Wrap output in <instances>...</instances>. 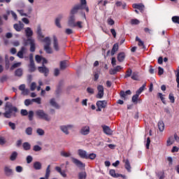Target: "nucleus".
<instances>
[{
	"label": "nucleus",
	"instance_id": "36",
	"mask_svg": "<svg viewBox=\"0 0 179 179\" xmlns=\"http://www.w3.org/2000/svg\"><path fill=\"white\" fill-rule=\"evenodd\" d=\"M66 62H68V61L66 60L60 62V69L62 70L66 69Z\"/></svg>",
	"mask_w": 179,
	"mask_h": 179
},
{
	"label": "nucleus",
	"instance_id": "57",
	"mask_svg": "<svg viewBox=\"0 0 179 179\" xmlns=\"http://www.w3.org/2000/svg\"><path fill=\"white\" fill-rule=\"evenodd\" d=\"M75 27H78V29H83V25H82V22L78 21L77 22H76Z\"/></svg>",
	"mask_w": 179,
	"mask_h": 179
},
{
	"label": "nucleus",
	"instance_id": "9",
	"mask_svg": "<svg viewBox=\"0 0 179 179\" xmlns=\"http://www.w3.org/2000/svg\"><path fill=\"white\" fill-rule=\"evenodd\" d=\"M78 156L82 159H90V155L82 149L78 150Z\"/></svg>",
	"mask_w": 179,
	"mask_h": 179
},
{
	"label": "nucleus",
	"instance_id": "24",
	"mask_svg": "<svg viewBox=\"0 0 179 179\" xmlns=\"http://www.w3.org/2000/svg\"><path fill=\"white\" fill-rule=\"evenodd\" d=\"M132 92H131V90H127L126 92L124 91H120V97H122L123 99H125L127 96L131 94Z\"/></svg>",
	"mask_w": 179,
	"mask_h": 179
},
{
	"label": "nucleus",
	"instance_id": "28",
	"mask_svg": "<svg viewBox=\"0 0 179 179\" xmlns=\"http://www.w3.org/2000/svg\"><path fill=\"white\" fill-rule=\"evenodd\" d=\"M33 167H34V170H41V167H42L41 162H35L34 163Z\"/></svg>",
	"mask_w": 179,
	"mask_h": 179
},
{
	"label": "nucleus",
	"instance_id": "3",
	"mask_svg": "<svg viewBox=\"0 0 179 179\" xmlns=\"http://www.w3.org/2000/svg\"><path fill=\"white\" fill-rule=\"evenodd\" d=\"M36 114L38 118H41V120H44L45 121H51V117L48 115V114L45 113L44 110L39 109L36 111Z\"/></svg>",
	"mask_w": 179,
	"mask_h": 179
},
{
	"label": "nucleus",
	"instance_id": "44",
	"mask_svg": "<svg viewBox=\"0 0 179 179\" xmlns=\"http://www.w3.org/2000/svg\"><path fill=\"white\" fill-rule=\"evenodd\" d=\"M138 99H139V94L136 93V94L132 96V102L138 103Z\"/></svg>",
	"mask_w": 179,
	"mask_h": 179
},
{
	"label": "nucleus",
	"instance_id": "5",
	"mask_svg": "<svg viewBox=\"0 0 179 179\" xmlns=\"http://www.w3.org/2000/svg\"><path fill=\"white\" fill-rule=\"evenodd\" d=\"M96 111H101V108L107 107V101H98L96 102Z\"/></svg>",
	"mask_w": 179,
	"mask_h": 179
},
{
	"label": "nucleus",
	"instance_id": "58",
	"mask_svg": "<svg viewBox=\"0 0 179 179\" xmlns=\"http://www.w3.org/2000/svg\"><path fill=\"white\" fill-rule=\"evenodd\" d=\"M36 87H37V85L36 84V83H31V86H30V89L31 90V92H34V90H36Z\"/></svg>",
	"mask_w": 179,
	"mask_h": 179
},
{
	"label": "nucleus",
	"instance_id": "17",
	"mask_svg": "<svg viewBox=\"0 0 179 179\" xmlns=\"http://www.w3.org/2000/svg\"><path fill=\"white\" fill-rule=\"evenodd\" d=\"M4 173L6 176L10 177V176H12L13 174V170H12L10 166H6L4 167Z\"/></svg>",
	"mask_w": 179,
	"mask_h": 179
},
{
	"label": "nucleus",
	"instance_id": "45",
	"mask_svg": "<svg viewBox=\"0 0 179 179\" xmlns=\"http://www.w3.org/2000/svg\"><path fill=\"white\" fill-rule=\"evenodd\" d=\"M33 117H34V112H33V110H30L28 113V118L29 121H33Z\"/></svg>",
	"mask_w": 179,
	"mask_h": 179
},
{
	"label": "nucleus",
	"instance_id": "7",
	"mask_svg": "<svg viewBox=\"0 0 179 179\" xmlns=\"http://www.w3.org/2000/svg\"><path fill=\"white\" fill-rule=\"evenodd\" d=\"M27 53V48L22 46L20 51L17 53V57L20 59L24 58V54Z\"/></svg>",
	"mask_w": 179,
	"mask_h": 179
},
{
	"label": "nucleus",
	"instance_id": "47",
	"mask_svg": "<svg viewBox=\"0 0 179 179\" xmlns=\"http://www.w3.org/2000/svg\"><path fill=\"white\" fill-rule=\"evenodd\" d=\"M43 41L45 43V45H51V39H50V37H45Z\"/></svg>",
	"mask_w": 179,
	"mask_h": 179
},
{
	"label": "nucleus",
	"instance_id": "34",
	"mask_svg": "<svg viewBox=\"0 0 179 179\" xmlns=\"http://www.w3.org/2000/svg\"><path fill=\"white\" fill-rule=\"evenodd\" d=\"M136 41H138V45L139 47H143V48H145V43H143V41H142V40H141V38H139V37H136Z\"/></svg>",
	"mask_w": 179,
	"mask_h": 179
},
{
	"label": "nucleus",
	"instance_id": "43",
	"mask_svg": "<svg viewBox=\"0 0 179 179\" xmlns=\"http://www.w3.org/2000/svg\"><path fill=\"white\" fill-rule=\"evenodd\" d=\"M25 133L27 135H32L33 134V128L31 127H27L25 130Z\"/></svg>",
	"mask_w": 179,
	"mask_h": 179
},
{
	"label": "nucleus",
	"instance_id": "48",
	"mask_svg": "<svg viewBox=\"0 0 179 179\" xmlns=\"http://www.w3.org/2000/svg\"><path fill=\"white\" fill-rule=\"evenodd\" d=\"M130 23L132 25H136V24H139V23H141V22L138 19H132V20H131Z\"/></svg>",
	"mask_w": 179,
	"mask_h": 179
},
{
	"label": "nucleus",
	"instance_id": "2",
	"mask_svg": "<svg viewBox=\"0 0 179 179\" xmlns=\"http://www.w3.org/2000/svg\"><path fill=\"white\" fill-rule=\"evenodd\" d=\"M16 113H17V108L13 106L10 102H6L5 106V113L3 115L5 118H12V117H16Z\"/></svg>",
	"mask_w": 179,
	"mask_h": 179
},
{
	"label": "nucleus",
	"instance_id": "42",
	"mask_svg": "<svg viewBox=\"0 0 179 179\" xmlns=\"http://www.w3.org/2000/svg\"><path fill=\"white\" fill-rule=\"evenodd\" d=\"M131 75H132V69H131L130 68L127 69V71H126V74L124 76V78H129L131 77Z\"/></svg>",
	"mask_w": 179,
	"mask_h": 179
},
{
	"label": "nucleus",
	"instance_id": "37",
	"mask_svg": "<svg viewBox=\"0 0 179 179\" xmlns=\"http://www.w3.org/2000/svg\"><path fill=\"white\" fill-rule=\"evenodd\" d=\"M50 45H44V50L47 54H52V49L50 47Z\"/></svg>",
	"mask_w": 179,
	"mask_h": 179
},
{
	"label": "nucleus",
	"instance_id": "64",
	"mask_svg": "<svg viewBox=\"0 0 179 179\" xmlns=\"http://www.w3.org/2000/svg\"><path fill=\"white\" fill-rule=\"evenodd\" d=\"M109 73H110V75H115V74H117V70L115 69H110L109 70Z\"/></svg>",
	"mask_w": 179,
	"mask_h": 179
},
{
	"label": "nucleus",
	"instance_id": "51",
	"mask_svg": "<svg viewBox=\"0 0 179 179\" xmlns=\"http://www.w3.org/2000/svg\"><path fill=\"white\" fill-rule=\"evenodd\" d=\"M8 127L13 129V131H15L16 129V124L12 122H8Z\"/></svg>",
	"mask_w": 179,
	"mask_h": 179
},
{
	"label": "nucleus",
	"instance_id": "56",
	"mask_svg": "<svg viewBox=\"0 0 179 179\" xmlns=\"http://www.w3.org/2000/svg\"><path fill=\"white\" fill-rule=\"evenodd\" d=\"M37 103V104H41V98L38 97L36 99H32V103Z\"/></svg>",
	"mask_w": 179,
	"mask_h": 179
},
{
	"label": "nucleus",
	"instance_id": "62",
	"mask_svg": "<svg viewBox=\"0 0 179 179\" xmlns=\"http://www.w3.org/2000/svg\"><path fill=\"white\" fill-rule=\"evenodd\" d=\"M15 171H17V173H22V171H23V167H22L21 166H17L15 167Z\"/></svg>",
	"mask_w": 179,
	"mask_h": 179
},
{
	"label": "nucleus",
	"instance_id": "61",
	"mask_svg": "<svg viewBox=\"0 0 179 179\" xmlns=\"http://www.w3.org/2000/svg\"><path fill=\"white\" fill-rule=\"evenodd\" d=\"M31 162H33V157H31V155H28L27 157V163L28 164H30V163H31Z\"/></svg>",
	"mask_w": 179,
	"mask_h": 179
},
{
	"label": "nucleus",
	"instance_id": "6",
	"mask_svg": "<svg viewBox=\"0 0 179 179\" xmlns=\"http://www.w3.org/2000/svg\"><path fill=\"white\" fill-rule=\"evenodd\" d=\"M97 90L96 99H103L104 96V87H103V85H98Z\"/></svg>",
	"mask_w": 179,
	"mask_h": 179
},
{
	"label": "nucleus",
	"instance_id": "40",
	"mask_svg": "<svg viewBox=\"0 0 179 179\" xmlns=\"http://www.w3.org/2000/svg\"><path fill=\"white\" fill-rule=\"evenodd\" d=\"M86 177H87L86 172H80L78 173L79 179H86Z\"/></svg>",
	"mask_w": 179,
	"mask_h": 179
},
{
	"label": "nucleus",
	"instance_id": "20",
	"mask_svg": "<svg viewBox=\"0 0 179 179\" xmlns=\"http://www.w3.org/2000/svg\"><path fill=\"white\" fill-rule=\"evenodd\" d=\"M125 52H121L117 54V61L119 62H124V60L125 59Z\"/></svg>",
	"mask_w": 179,
	"mask_h": 179
},
{
	"label": "nucleus",
	"instance_id": "33",
	"mask_svg": "<svg viewBox=\"0 0 179 179\" xmlns=\"http://www.w3.org/2000/svg\"><path fill=\"white\" fill-rule=\"evenodd\" d=\"M109 174L110 176H111V177H113L114 178H118L119 173H116L115 170L114 169H110L109 171Z\"/></svg>",
	"mask_w": 179,
	"mask_h": 179
},
{
	"label": "nucleus",
	"instance_id": "11",
	"mask_svg": "<svg viewBox=\"0 0 179 179\" xmlns=\"http://www.w3.org/2000/svg\"><path fill=\"white\" fill-rule=\"evenodd\" d=\"M28 41H29L31 52H34V51H36V43L34 39L29 38Z\"/></svg>",
	"mask_w": 179,
	"mask_h": 179
},
{
	"label": "nucleus",
	"instance_id": "32",
	"mask_svg": "<svg viewBox=\"0 0 179 179\" xmlns=\"http://www.w3.org/2000/svg\"><path fill=\"white\" fill-rule=\"evenodd\" d=\"M61 156H62V157H71L72 156V153H71V152H65V151H62L60 152Z\"/></svg>",
	"mask_w": 179,
	"mask_h": 179
},
{
	"label": "nucleus",
	"instance_id": "1",
	"mask_svg": "<svg viewBox=\"0 0 179 179\" xmlns=\"http://www.w3.org/2000/svg\"><path fill=\"white\" fill-rule=\"evenodd\" d=\"M79 10H86V12L89 13V7H87V3L86 0H80V4L75 5L70 12V17L68 21V26L69 27H75L76 24V18L75 15L79 12Z\"/></svg>",
	"mask_w": 179,
	"mask_h": 179
},
{
	"label": "nucleus",
	"instance_id": "8",
	"mask_svg": "<svg viewBox=\"0 0 179 179\" xmlns=\"http://www.w3.org/2000/svg\"><path fill=\"white\" fill-rule=\"evenodd\" d=\"M69 128H73V125L68 124V125L60 126L61 131L64 132V134H65V135H69V131H68V129H69Z\"/></svg>",
	"mask_w": 179,
	"mask_h": 179
},
{
	"label": "nucleus",
	"instance_id": "4",
	"mask_svg": "<svg viewBox=\"0 0 179 179\" xmlns=\"http://www.w3.org/2000/svg\"><path fill=\"white\" fill-rule=\"evenodd\" d=\"M29 72H34L36 71V64L33 58V53L29 55V64L28 65Z\"/></svg>",
	"mask_w": 179,
	"mask_h": 179
},
{
	"label": "nucleus",
	"instance_id": "41",
	"mask_svg": "<svg viewBox=\"0 0 179 179\" xmlns=\"http://www.w3.org/2000/svg\"><path fill=\"white\" fill-rule=\"evenodd\" d=\"M20 65H22V63H20V62L13 64L10 67V71H13V69H15L16 68H19V66H20Z\"/></svg>",
	"mask_w": 179,
	"mask_h": 179
},
{
	"label": "nucleus",
	"instance_id": "27",
	"mask_svg": "<svg viewBox=\"0 0 179 179\" xmlns=\"http://www.w3.org/2000/svg\"><path fill=\"white\" fill-rule=\"evenodd\" d=\"M118 48H119V45L118 43H115L112 48L110 54L111 55H114L115 54V52H117V51H118Z\"/></svg>",
	"mask_w": 179,
	"mask_h": 179
},
{
	"label": "nucleus",
	"instance_id": "52",
	"mask_svg": "<svg viewBox=\"0 0 179 179\" xmlns=\"http://www.w3.org/2000/svg\"><path fill=\"white\" fill-rule=\"evenodd\" d=\"M176 82H177V87L179 89V67L176 70Z\"/></svg>",
	"mask_w": 179,
	"mask_h": 179
},
{
	"label": "nucleus",
	"instance_id": "13",
	"mask_svg": "<svg viewBox=\"0 0 179 179\" xmlns=\"http://www.w3.org/2000/svg\"><path fill=\"white\" fill-rule=\"evenodd\" d=\"M123 163H124V168L126 170L129 172L131 173V163L129 162V159L124 158L122 160Z\"/></svg>",
	"mask_w": 179,
	"mask_h": 179
},
{
	"label": "nucleus",
	"instance_id": "59",
	"mask_svg": "<svg viewBox=\"0 0 179 179\" xmlns=\"http://www.w3.org/2000/svg\"><path fill=\"white\" fill-rule=\"evenodd\" d=\"M131 79L133 80H138V73L134 72L131 75Z\"/></svg>",
	"mask_w": 179,
	"mask_h": 179
},
{
	"label": "nucleus",
	"instance_id": "31",
	"mask_svg": "<svg viewBox=\"0 0 179 179\" xmlns=\"http://www.w3.org/2000/svg\"><path fill=\"white\" fill-rule=\"evenodd\" d=\"M22 148L24 150H30V149H31V145L30 143L25 142L22 144Z\"/></svg>",
	"mask_w": 179,
	"mask_h": 179
},
{
	"label": "nucleus",
	"instance_id": "22",
	"mask_svg": "<svg viewBox=\"0 0 179 179\" xmlns=\"http://www.w3.org/2000/svg\"><path fill=\"white\" fill-rule=\"evenodd\" d=\"M25 34L27 38H31V36H33V30H31V28L27 27L25 29Z\"/></svg>",
	"mask_w": 179,
	"mask_h": 179
},
{
	"label": "nucleus",
	"instance_id": "39",
	"mask_svg": "<svg viewBox=\"0 0 179 179\" xmlns=\"http://www.w3.org/2000/svg\"><path fill=\"white\" fill-rule=\"evenodd\" d=\"M157 96L161 99L162 101L163 104H166V98L163 96V94L159 92L157 94Z\"/></svg>",
	"mask_w": 179,
	"mask_h": 179
},
{
	"label": "nucleus",
	"instance_id": "25",
	"mask_svg": "<svg viewBox=\"0 0 179 179\" xmlns=\"http://www.w3.org/2000/svg\"><path fill=\"white\" fill-rule=\"evenodd\" d=\"M36 34L38 35V38L41 39L44 37V35H43V32L41 31V26L38 25L37 27Z\"/></svg>",
	"mask_w": 179,
	"mask_h": 179
},
{
	"label": "nucleus",
	"instance_id": "49",
	"mask_svg": "<svg viewBox=\"0 0 179 179\" xmlns=\"http://www.w3.org/2000/svg\"><path fill=\"white\" fill-rule=\"evenodd\" d=\"M169 99L171 103H173L176 101V99L174 98V94L173 93L169 94Z\"/></svg>",
	"mask_w": 179,
	"mask_h": 179
},
{
	"label": "nucleus",
	"instance_id": "46",
	"mask_svg": "<svg viewBox=\"0 0 179 179\" xmlns=\"http://www.w3.org/2000/svg\"><path fill=\"white\" fill-rule=\"evenodd\" d=\"M43 57L38 55H36L35 56V60L36 62L38 63V64H40V62H41V61H43Z\"/></svg>",
	"mask_w": 179,
	"mask_h": 179
},
{
	"label": "nucleus",
	"instance_id": "29",
	"mask_svg": "<svg viewBox=\"0 0 179 179\" xmlns=\"http://www.w3.org/2000/svg\"><path fill=\"white\" fill-rule=\"evenodd\" d=\"M51 167L50 165H48L47 169H46V173L45 175V178H41L40 179H48V178L50 177V174L51 173V170H50V168Z\"/></svg>",
	"mask_w": 179,
	"mask_h": 179
},
{
	"label": "nucleus",
	"instance_id": "10",
	"mask_svg": "<svg viewBox=\"0 0 179 179\" xmlns=\"http://www.w3.org/2000/svg\"><path fill=\"white\" fill-rule=\"evenodd\" d=\"M72 162L78 169H83L85 167V164L82 162L80 160L75 158V157H71Z\"/></svg>",
	"mask_w": 179,
	"mask_h": 179
},
{
	"label": "nucleus",
	"instance_id": "23",
	"mask_svg": "<svg viewBox=\"0 0 179 179\" xmlns=\"http://www.w3.org/2000/svg\"><path fill=\"white\" fill-rule=\"evenodd\" d=\"M50 104L52 106V107H55V108H57L59 110V105L55 101V99L52 98L50 100Z\"/></svg>",
	"mask_w": 179,
	"mask_h": 179
},
{
	"label": "nucleus",
	"instance_id": "53",
	"mask_svg": "<svg viewBox=\"0 0 179 179\" xmlns=\"http://www.w3.org/2000/svg\"><path fill=\"white\" fill-rule=\"evenodd\" d=\"M8 80V76L5 75L0 78V83H3Z\"/></svg>",
	"mask_w": 179,
	"mask_h": 179
},
{
	"label": "nucleus",
	"instance_id": "21",
	"mask_svg": "<svg viewBox=\"0 0 179 179\" xmlns=\"http://www.w3.org/2000/svg\"><path fill=\"white\" fill-rule=\"evenodd\" d=\"M53 47L55 51H59V45H58L57 36H53Z\"/></svg>",
	"mask_w": 179,
	"mask_h": 179
},
{
	"label": "nucleus",
	"instance_id": "63",
	"mask_svg": "<svg viewBox=\"0 0 179 179\" xmlns=\"http://www.w3.org/2000/svg\"><path fill=\"white\" fill-rule=\"evenodd\" d=\"M109 73H110V75H115V74H117V70L115 69H110L109 70Z\"/></svg>",
	"mask_w": 179,
	"mask_h": 179
},
{
	"label": "nucleus",
	"instance_id": "26",
	"mask_svg": "<svg viewBox=\"0 0 179 179\" xmlns=\"http://www.w3.org/2000/svg\"><path fill=\"white\" fill-rule=\"evenodd\" d=\"M18 155H19V154L17 153V152H16V151L13 152L10 156V160L11 162H15V160H16V159H17Z\"/></svg>",
	"mask_w": 179,
	"mask_h": 179
},
{
	"label": "nucleus",
	"instance_id": "16",
	"mask_svg": "<svg viewBox=\"0 0 179 179\" xmlns=\"http://www.w3.org/2000/svg\"><path fill=\"white\" fill-rule=\"evenodd\" d=\"M13 27L16 31H22V29L24 27V24L20 21L19 24H15Z\"/></svg>",
	"mask_w": 179,
	"mask_h": 179
},
{
	"label": "nucleus",
	"instance_id": "15",
	"mask_svg": "<svg viewBox=\"0 0 179 179\" xmlns=\"http://www.w3.org/2000/svg\"><path fill=\"white\" fill-rule=\"evenodd\" d=\"M132 8H134V9H138L141 12H143L145 6L143 3H134Z\"/></svg>",
	"mask_w": 179,
	"mask_h": 179
},
{
	"label": "nucleus",
	"instance_id": "12",
	"mask_svg": "<svg viewBox=\"0 0 179 179\" xmlns=\"http://www.w3.org/2000/svg\"><path fill=\"white\" fill-rule=\"evenodd\" d=\"M38 71H39L41 73H44L45 76H48L50 72V70L45 66L38 67Z\"/></svg>",
	"mask_w": 179,
	"mask_h": 179
},
{
	"label": "nucleus",
	"instance_id": "54",
	"mask_svg": "<svg viewBox=\"0 0 179 179\" xmlns=\"http://www.w3.org/2000/svg\"><path fill=\"white\" fill-rule=\"evenodd\" d=\"M20 114L21 115H22V117H26V115H28L29 112H27V110L26 109H22L20 111Z\"/></svg>",
	"mask_w": 179,
	"mask_h": 179
},
{
	"label": "nucleus",
	"instance_id": "55",
	"mask_svg": "<svg viewBox=\"0 0 179 179\" xmlns=\"http://www.w3.org/2000/svg\"><path fill=\"white\" fill-rule=\"evenodd\" d=\"M41 147L40 145H34L33 148L34 152H40L41 150Z\"/></svg>",
	"mask_w": 179,
	"mask_h": 179
},
{
	"label": "nucleus",
	"instance_id": "30",
	"mask_svg": "<svg viewBox=\"0 0 179 179\" xmlns=\"http://www.w3.org/2000/svg\"><path fill=\"white\" fill-rule=\"evenodd\" d=\"M158 129L160 132H163V131H164V122H163L162 120H160L158 122Z\"/></svg>",
	"mask_w": 179,
	"mask_h": 179
},
{
	"label": "nucleus",
	"instance_id": "19",
	"mask_svg": "<svg viewBox=\"0 0 179 179\" xmlns=\"http://www.w3.org/2000/svg\"><path fill=\"white\" fill-rule=\"evenodd\" d=\"M89 132H90V127H89V126L83 127L80 130L82 135H88Z\"/></svg>",
	"mask_w": 179,
	"mask_h": 179
},
{
	"label": "nucleus",
	"instance_id": "38",
	"mask_svg": "<svg viewBox=\"0 0 179 179\" xmlns=\"http://www.w3.org/2000/svg\"><path fill=\"white\" fill-rule=\"evenodd\" d=\"M145 87H146V83L143 84L142 87H141L137 91H136V94H141V93H142V92H143L145 90Z\"/></svg>",
	"mask_w": 179,
	"mask_h": 179
},
{
	"label": "nucleus",
	"instance_id": "14",
	"mask_svg": "<svg viewBox=\"0 0 179 179\" xmlns=\"http://www.w3.org/2000/svg\"><path fill=\"white\" fill-rule=\"evenodd\" d=\"M63 17L64 16L60 14L55 19V24L57 27H59V29H61L62 27V26H61V20H62Z\"/></svg>",
	"mask_w": 179,
	"mask_h": 179
},
{
	"label": "nucleus",
	"instance_id": "35",
	"mask_svg": "<svg viewBox=\"0 0 179 179\" xmlns=\"http://www.w3.org/2000/svg\"><path fill=\"white\" fill-rule=\"evenodd\" d=\"M22 75H23V69H17V70H15V76L20 77Z\"/></svg>",
	"mask_w": 179,
	"mask_h": 179
},
{
	"label": "nucleus",
	"instance_id": "50",
	"mask_svg": "<svg viewBox=\"0 0 179 179\" xmlns=\"http://www.w3.org/2000/svg\"><path fill=\"white\" fill-rule=\"evenodd\" d=\"M36 134H38V135L40 136H43V135L45 134V131L43 130V129H37Z\"/></svg>",
	"mask_w": 179,
	"mask_h": 179
},
{
	"label": "nucleus",
	"instance_id": "18",
	"mask_svg": "<svg viewBox=\"0 0 179 179\" xmlns=\"http://www.w3.org/2000/svg\"><path fill=\"white\" fill-rule=\"evenodd\" d=\"M103 131L106 135H113V131L110 129V127L103 125L102 126Z\"/></svg>",
	"mask_w": 179,
	"mask_h": 179
},
{
	"label": "nucleus",
	"instance_id": "60",
	"mask_svg": "<svg viewBox=\"0 0 179 179\" xmlns=\"http://www.w3.org/2000/svg\"><path fill=\"white\" fill-rule=\"evenodd\" d=\"M33 103V101L32 99H25L24 101V105L27 106H30L31 104H32Z\"/></svg>",
	"mask_w": 179,
	"mask_h": 179
}]
</instances>
